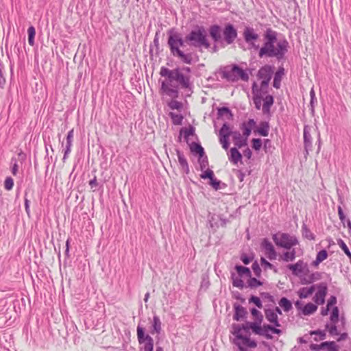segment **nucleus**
Here are the masks:
<instances>
[{"label": "nucleus", "instance_id": "nucleus-58", "mask_svg": "<svg viewBox=\"0 0 351 351\" xmlns=\"http://www.w3.org/2000/svg\"><path fill=\"white\" fill-rule=\"evenodd\" d=\"M316 257L317 258V261H324L328 258V252L326 250H322L317 252Z\"/></svg>", "mask_w": 351, "mask_h": 351}, {"label": "nucleus", "instance_id": "nucleus-10", "mask_svg": "<svg viewBox=\"0 0 351 351\" xmlns=\"http://www.w3.org/2000/svg\"><path fill=\"white\" fill-rule=\"evenodd\" d=\"M230 135L231 130L229 124L228 123H224L219 130V141L222 145L223 148L225 149H228L229 147V137Z\"/></svg>", "mask_w": 351, "mask_h": 351}, {"label": "nucleus", "instance_id": "nucleus-56", "mask_svg": "<svg viewBox=\"0 0 351 351\" xmlns=\"http://www.w3.org/2000/svg\"><path fill=\"white\" fill-rule=\"evenodd\" d=\"M159 34L160 30L157 31L155 34V36L153 41V45L156 48V55L159 54Z\"/></svg>", "mask_w": 351, "mask_h": 351}, {"label": "nucleus", "instance_id": "nucleus-17", "mask_svg": "<svg viewBox=\"0 0 351 351\" xmlns=\"http://www.w3.org/2000/svg\"><path fill=\"white\" fill-rule=\"evenodd\" d=\"M303 133L304 149L306 154L308 155L309 151L312 150V137L310 133V128L308 125H304Z\"/></svg>", "mask_w": 351, "mask_h": 351}, {"label": "nucleus", "instance_id": "nucleus-5", "mask_svg": "<svg viewBox=\"0 0 351 351\" xmlns=\"http://www.w3.org/2000/svg\"><path fill=\"white\" fill-rule=\"evenodd\" d=\"M272 239L277 246L289 250L293 246L299 244L298 239L295 236L285 232H279L274 234L272 235Z\"/></svg>", "mask_w": 351, "mask_h": 351}, {"label": "nucleus", "instance_id": "nucleus-2", "mask_svg": "<svg viewBox=\"0 0 351 351\" xmlns=\"http://www.w3.org/2000/svg\"><path fill=\"white\" fill-rule=\"evenodd\" d=\"M161 77H167L166 81L161 83V90L167 95L173 98L178 97L179 91L178 86L172 85L173 82H176L180 86L182 89H187L193 93V82L191 81L190 75H186L182 72L180 67L174 69H169L165 66H162L160 71Z\"/></svg>", "mask_w": 351, "mask_h": 351}, {"label": "nucleus", "instance_id": "nucleus-32", "mask_svg": "<svg viewBox=\"0 0 351 351\" xmlns=\"http://www.w3.org/2000/svg\"><path fill=\"white\" fill-rule=\"evenodd\" d=\"M233 71H235L237 80L241 78L243 81L247 82L249 80L248 74L237 64L233 65Z\"/></svg>", "mask_w": 351, "mask_h": 351}, {"label": "nucleus", "instance_id": "nucleus-50", "mask_svg": "<svg viewBox=\"0 0 351 351\" xmlns=\"http://www.w3.org/2000/svg\"><path fill=\"white\" fill-rule=\"evenodd\" d=\"M252 269L257 278H260L261 276V269L257 261H255L252 265Z\"/></svg>", "mask_w": 351, "mask_h": 351}, {"label": "nucleus", "instance_id": "nucleus-8", "mask_svg": "<svg viewBox=\"0 0 351 351\" xmlns=\"http://www.w3.org/2000/svg\"><path fill=\"white\" fill-rule=\"evenodd\" d=\"M243 36L245 42L248 45V49L259 50L261 46L255 43L259 36L253 27H245L243 32Z\"/></svg>", "mask_w": 351, "mask_h": 351}, {"label": "nucleus", "instance_id": "nucleus-30", "mask_svg": "<svg viewBox=\"0 0 351 351\" xmlns=\"http://www.w3.org/2000/svg\"><path fill=\"white\" fill-rule=\"evenodd\" d=\"M316 285H313L310 287H302L300 288L298 292L300 298H307L311 295L315 290Z\"/></svg>", "mask_w": 351, "mask_h": 351}, {"label": "nucleus", "instance_id": "nucleus-62", "mask_svg": "<svg viewBox=\"0 0 351 351\" xmlns=\"http://www.w3.org/2000/svg\"><path fill=\"white\" fill-rule=\"evenodd\" d=\"M338 215L341 222L343 223V226H345L347 219L343 213L342 208L340 206H338Z\"/></svg>", "mask_w": 351, "mask_h": 351}, {"label": "nucleus", "instance_id": "nucleus-59", "mask_svg": "<svg viewBox=\"0 0 351 351\" xmlns=\"http://www.w3.org/2000/svg\"><path fill=\"white\" fill-rule=\"evenodd\" d=\"M241 325L237 324H233L232 328L233 329L232 334L235 335L236 338L238 339V336L241 334L242 328Z\"/></svg>", "mask_w": 351, "mask_h": 351}, {"label": "nucleus", "instance_id": "nucleus-24", "mask_svg": "<svg viewBox=\"0 0 351 351\" xmlns=\"http://www.w3.org/2000/svg\"><path fill=\"white\" fill-rule=\"evenodd\" d=\"M176 154L178 156V162L184 172L186 174L189 173V167L188 162L184 155V154L179 149H176Z\"/></svg>", "mask_w": 351, "mask_h": 351}, {"label": "nucleus", "instance_id": "nucleus-41", "mask_svg": "<svg viewBox=\"0 0 351 351\" xmlns=\"http://www.w3.org/2000/svg\"><path fill=\"white\" fill-rule=\"evenodd\" d=\"M278 304L285 312H289L292 308L291 302L285 297H282Z\"/></svg>", "mask_w": 351, "mask_h": 351}, {"label": "nucleus", "instance_id": "nucleus-22", "mask_svg": "<svg viewBox=\"0 0 351 351\" xmlns=\"http://www.w3.org/2000/svg\"><path fill=\"white\" fill-rule=\"evenodd\" d=\"M253 101L255 108L260 110L261 107L262 94L259 93L256 84L254 82L252 85Z\"/></svg>", "mask_w": 351, "mask_h": 351}, {"label": "nucleus", "instance_id": "nucleus-11", "mask_svg": "<svg viewBox=\"0 0 351 351\" xmlns=\"http://www.w3.org/2000/svg\"><path fill=\"white\" fill-rule=\"evenodd\" d=\"M316 288L317 291L313 298L314 302L317 304H324L328 292V285L326 282H322L316 285Z\"/></svg>", "mask_w": 351, "mask_h": 351}, {"label": "nucleus", "instance_id": "nucleus-34", "mask_svg": "<svg viewBox=\"0 0 351 351\" xmlns=\"http://www.w3.org/2000/svg\"><path fill=\"white\" fill-rule=\"evenodd\" d=\"M296 257V251L294 248H291L290 251L283 252L280 258L285 262H290L295 260Z\"/></svg>", "mask_w": 351, "mask_h": 351}, {"label": "nucleus", "instance_id": "nucleus-53", "mask_svg": "<svg viewBox=\"0 0 351 351\" xmlns=\"http://www.w3.org/2000/svg\"><path fill=\"white\" fill-rule=\"evenodd\" d=\"M269 82H270V80H262V82L261 83L260 89H258L259 93H261V94L262 93L265 94L267 93V88H268Z\"/></svg>", "mask_w": 351, "mask_h": 351}, {"label": "nucleus", "instance_id": "nucleus-60", "mask_svg": "<svg viewBox=\"0 0 351 351\" xmlns=\"http://www.w3.org/2000/svg\"><path fill=\"white\" fill-rule=\"evenodd\" d=\"M14 186V180L11 177H7L4 182V187L6 190L10 191Z\"/></svg>", "mask_w": 351, "mask_h": 351}, {"label": "nucleus", "instance_id": "nucleus-48", "mask_svg": "<svg viewBox=\"0 0 351 351\" xmlns=\"http://www.w3.org/2000/svg\"><path fill=\"white\" fill-rule=\"evenodd\" d=\"M28 33V43L29 45L34 46V37L36 34V30L34 26H30L27 29Z\"/></svg>", "mask_w": 351, "mask_h": 351}, {"label": "nucleus", "instance_id": "nucleus-64", "mask_svg": "<svg viewBox=\"0 0 351 351\" xmlns=\"http://www.w3.org/2000/svg\"><path fill=\"white\" fill-rule=\"evenodd\" d=\"M261 265L263 267L265 270H266L267 269H269V268H273L274 267V265L270 263L269 261H267L263 257L261 258Z\"/></svg>", "mask_w": 351, "mask_h": 351}, {"label": "nucleus", "instance_id": "nucleus-27", "mask_svg": "<svg viewBox=\"0 0 351 351\" xmlns=\"http://www.w3.org/2000/svg\"><path fill=\"white\" fill-rule=\"evenodd\" d=\"M230 155L229 160L234 165H237L239 161L241 162L242 155L238 150L237 147H232L230 150Z\"/></svg>", "mask_w": 351, "mask_h": 351}, {"label": "nucleus", "instance_id": "nucleus-4", "mask_svg": "<svg viewBox=\"0 0 351 351\" xmlns=\"http://www.w3.org/2000/svg\"><path fill=\"white\" fill-rule=\"evenodd\" d=\"M186 40L189 41V46L195 48L204 47L208 49L210 46L207 39L206 32L202 26H197L196 29L191 30L186 35Z\"/></svg>", "mask_w": 351, "mask_h": 351}, {"label": "nucleus", "instance_id": "nucleus-12", "mask_svg": "<svg viewBox=\"0 0 351 351\" xmlns=\"http://www.w3.org/2000/svg\"><path fill=\"white\" fill-rule=\"evenodd\" d=\"M287 267L296 276H299L302 273L306 274L309 271L307 263H304L303 260H299L295 264H289Z\"/></svg>", "mask_w": 351, "mask_h": 351}, {"label": "nucleus", "instance_id": "nucleus-51", "mask_svg": "<svg viewBox=\"0 0 351 351\" xmlns=\"http://www.w3.org/2000/svg\"><path fill=\"white\" fill-rule=\"evenodd\" d=\"M249 303H253L257 306L258 308H261L263 307L262 302L261 299L255 295H251L249 298Z\"/></svg>", "mask_w": 351, "mask_h": 351}, {"label": "nucleus", "instance_id": "nucleus-31", "mask_svg": "<svg viewBox=\"0 0 351 351\" xmlns=\"http://www.w3.org/2000/svg\"><path fill=\"white\" fill-rule=\"evenodd\" d=\"M189 146L191 152L193 154H197L199 157H202L205 155L204 149L199 143L193 142L189 145Z\"/></svg>", "mask_w": 351, "mask_h": 351}, {"label": "nucleus", "instance_id": "nucleus-6", "mask_svg": "<svg viewBox=\"0 0 351 351\" xmlns=\"http://www.w3.org/2000/svg\"><path fill=\"white\" fill-rule=\"evenodd\" d=\"M234 269L237 271L238 276H236L235 274L232 273L231 278L232 280V285L242 289L245 287V284L242 278H250L252 272L250 268L240 265H236Z\"/></svg>", "mask_w": 351, "mask_h": 351}, {"label": "nucleus", "instance_id": "nucleus-37", "mask_svg": "<svg viewBox=\"0 0 351 351\" xmlns=\"http://www.w3.org/2000/svg\"><path fill=\"white\" fill-rule=\"evenodd\" d=\"M302 237L308 240L314 241L315 239V234L311 231L305 223L302 226Z\"/></svg>", "mask_w": 351, "mask_h": 351}, {"label": "nucleus", "instance_id": "nucleus-42", "mask_svg": "<svg viewBox=\"0 0 351 351\" xmlns=\"http://www.w3.org/2000/svg\"><path fill=\"white\" fill-rule=\"evenodd\" d=\"M336 324H337L331 323V324H330L327 323L325 325V330H327L330 336H331V337H334V336L339 335V332L337 330V326Z\"/></svg>", "mask_w": 351, "mask_h": 351}, {"label": "nucleus", "instance_id": "nucleus-3", "mask_svg": "<svg viewBox=\"0 0 351 351\" xmlns=\"http://www.w3.org/2000/svg\"><path fill=\"white\" fill-rule=\"evenodd\" d=\"M168 40L167 45L171 54L180 60L181 62L186 64H192L199 60L198 55L195 52L185 53L180 47L184 46V43L189 45L186 40V36L183 38L180 33L176 32L174 28H171L167 31Z\"/></svg>", "mask_w": 351, "mask_h": 351}, {"label": "nucleus", "instance_id": "nucleus-61", "mask_svg": "<svg viewBox=\"0 0 351 351\" xmlns=\"http://www.w3.org/2000/svg\"><path fill=\"white\" fill-rule=\"evenodd\" d=\"M263 100L264 103L263 106H269L270 108L272 106L274 102V97L271 95H267Z\"/></svg>", "mask_w": 351, "mask_h": 351}, {"label": "nucleus", "instance_id": "nucleus-15", "mask_svg": "<svg viewBox=\"0 0 351 351\" xmlns=\"http://www.w3.org/2000/svg\"><path fill=\"white\" fill-rule=\"evenodd\" d=\"M274 66L267 64L263 66L258 71L257 76L259 79L271 80L274 73Z\"/></svg>", "mask_w": 351, "mask_h": 351}, {"label": "nucleus", "instance_id": "nucleus-25", "mask_svg": "<svg viewBox=\"0 0 351 351\" xmlns=\"http://www.w3.org/2000/svg\"><path fill=\"white\" fill-rule=\"evenodd\" d=\"M161 322L158 315H154L152 326L150 328V333L152 335H159L162 330Z\"/></svg>", "mask_w": 351, "mask_h": 351}, {"label": "nucleus", "instance_id": "nucleus-14", "mask_svg": "<svg viewBox=\"0 0 351 351\" xmlns=\"http://www.w3.org/2000/svg\"><path fill=\"white\" fill-rule=\"evenodd\" d=\"M200 178L206 180L209 179V184L215 189L218 190L220 189L221 181L218 180L214 175L213 170L208 169L205 170L201 175Z\"/></svg>", "mask_w": 351, "mask_h": 351}, {"label": "nucleus", "instance_id": "nucleus-33", "mask_svg": "<svg viewBox=\"0 0 351 351\" xmlns=\"http://www.w3.org/2000/svg\"><path fill=\"white\" fill-rule=\"evenodd\" d=\"M322 278V273L319 271H315L312 273L309 276L308 278L306 280L305 278L302 279L301 282L303 285H308L311 284L314 282L315 281L319 280Z\"/></svg>", "mask_w": 351, "mask_h": 351}, {"label": "nucleus", "instance_id": "nucleus-1", "mask_svg": "<svg viewBox=\"0 0 351 351\" xmlns=\"http://www.w3.org/2000/svg\"><path fill=\"white\" fill-rule=\"evenodd\" d=\"M279 33L271 27H267L263 34V44L258 56L263 59H274L278 62H284L290 48L288 40L278 38Z\"/></svg>", "mask_w": 351, "mask_h": 351}, {"label": "nucleus", "instance_id": "nucleus-45", "mask_svg": "<svg viewBox=\"0 0 351 351\" xmlns=\"http://www.w3.org/2000/svg\"><path fill=\"white\" fill-rule=\"evenodd\" d=\"M183 132L184 134V138H185L186 143H189V141H188L189 136H193L195 134V128L191 125L189 126V128H183L180 130V136L182 134Z\"/></svg>", "mask_w": 351, "mask_h": 351}, {"label": "nucleus", "instance_id": "nucleus-40", "mask_svg": "<svg viewBox=\"0 0 351 351\" xmlns=\"http://www.w3.org/2000/svg\"><path fill=\"white\" fill-rule=\"evenodd\" d=\"M252 315L255 318L254 323H258V326H261V323L263 321V315L262 313L257 310L256 308H252L250 309Z\"/></svg>", "mask_w": 351, "mask_h": 351}, {"label": "nucleus", "instance_id": "nucleus-19", "mask_svg": "<svg viewBox=\"0 0 351 351\" xmlns=\"http://www.w3.org/2000/svg\"><path fill=\"white\" fill-rule=\"evenodd\" d=\"M209 34L215 43H222L221 28L218 25H213L209 28Z\"/></svg>", "mask_w": 351, "mask_h": 351}, {"label": "nucleus", "instance_id": "nucleus-35", "mask_svg": "<svg viewBox=\"0 0 351 351\" xmlns=\"http://www.w3.org/2000/svg\"><path fill=\"white\" fill-rule=\"evenodd\" d=\"M222 77L226 79L230 82H234L237 80V76L235 71H233V66L230 70H223L221 71Z\"/></svg>", "mask_w": 351, "mask_h": 351}, {"label": "nucleus", "instance_id": "nucleus-63", "mask_svg": "<svg viewBox=\"0 0 351 351\" xmlns=\"http://www.w3.org/2000/svg\"><path fill=\"white\" fill-rule=\"evenodd\" d=\"M71 146H72V141H66L64 154V156L62 158L63 161H64L66 159L68 154L71 152Z\"/></svg>", "mask_w": 351, "mask_h": 351}, {"label": "nucleus", "instance_id": "nucleus-16", "mask_svg": "<svg viewBox=\"0 0 351 351\" xmlns=\"http://www.w3.org/2000/svg\"><path fill=\"white\" fill-rule=\"evenodd\" d=\"M233 308L234 311V313L233 315L234 320L239 322L246 318L247 311L245 308L238 303H234L233 304Z\"/></svg>", "mask_w": 351, "mask_h": 351}, {"label": "nucleus", "instance_id": "nucleus-9", "mask_svg": "<svg viewBox=\"0 0 351 351\" xmlns=\"http://www.w3.org/2000/svg\"><path fill=\"white\" fill-rule=\"evenodd\" d=\"M223 40L227 45H230L234 43L237 37V30L234 26L231 23H227L223 30Z\"/></svg>", "mask_w": 351, "mask_h": 351}, {"label": "nucleus", "instance_id": "nucleus-21", "mask_svg": "<svg viewBox=\"0 0 351 351\" xmlns=\"http://www.w3.org/2000/svg\"><path fill=\"white\" fill-rule=\"evenodd\" d=\"M241 328L245 332H249L250 329H251L254 334L261 336L262 327L258 326V323L247 322L245 324H242Z\"/></svg>", "mask_w": 351, "mask_h": 351}, {"label": "nucleus", "instance_id": "nucleus-36", "mask_svg": "<svg viewBox=\"0 0 351 351\" xmlns=\"http://www.w3.org/2000/svg\"><path fill=\"white\" fill-rule=\"evenodd\" d=\"M238 339L242 340L243 344L249 348H254L257 346V343L254 340H252L249 337L239 335Z\"/></svg>", "mask_w": 351, "mask_h": 351}, {"label": "nucleus", "instance_id": "nucleus-47", "mask_svg": "<svg viewBox=\"0 0 351 351\" xmlns=\"http://www.w3.org/2000/svg\"><path fill=\"white\" fill-rule=\"evenodd\" d=\"M337 243L341 250L344 252V253L349 257L351 263V252L346 243L342 239H339L337 240Z\"/></svg>", "mask_w": 351, "mask_h": 351}, {"label": "nucleus", "instance_id": "nucleus-54", "mask_svg": "<svg viewBox=\"0 0 351 351\" xmlns=\"http://www.w3.org/2000/svg\"><path fill=\"white\" fill-rule=\"evenodd\" d=\"M252 146L255 151H259L262 146V141L261 138H253L252 140Z\"/></svg>", "mask_w": 351, "mask_h": 351}, {"label": "nucleus", "instance_id": "nucleus-49", "mask_svg": "<svg viewBox=\"0 0 351 351\" xmlns=\"http://www.w3.org/2000/svg\"><path fill=\"white\" fill-rule=\"evenodd\" d=\"M198 163L199 164L200 170L202 171H205L204 170L208 166V157L206 155L204 156L198 158Z\"/></svg>", "mask_w": 351, "mask_h": 351}, {"label": "nucleus", "instance_id": "nucleus-7", "mask_svg": "<svg viewBox=\"0 0 351 351\" xmlns=\"http://www.w3.org/2000/svg\"><path fill=\"white\" fill-rule=\"evenodd\" d=\"M137 339L139 344H143L144 351L154 350V339L145 332V328L138 324L136 328Z\"/></svg>", "mask_w": 351, "mask_h": 351}, {"label": "nucleus", "instance_id": "nucleus-46", "mask_svg": "<svg viewBox=\"0 0 351 351\" xmlns=\"http://www.w3.org/2000/svg\"><path fill=\"white\" fill-rule=\"evenodd\" d=\"M330 345V341H324L320 344L311 343L309 346L311 350L317 351L319 350H324L328 348Z\"/></svg>", "mask_w": 351, "mask_h": 351}, {"label": "nucleus", "instance_id": "nucleus-39", "mask_svg": "<svg viewBox=\"0 0 351 351\" xmlns=\"http://www.w3.org/2000/svg\"><path fill=\"white\" fill-rule=\"evenodd\" d=\"M317 309V306L313 303L306 304L302 308V313L304 315H308L315 313Z\"/></svg>", "mask_w": 351, "mask_h": 351}, {"label": "nucleus", "instance_id": "nucleus-57", "mask_svg": "<svg viewBox=\"0 0 351 351\" xmlns=\"http://www.w3.org/2000/svg\"><path fill=\"white\" fill-rule=\"evenodd\" d=\"M169 106L172 110H180L182 108V104L177 100H172L169 103Z\"/></svg>", "mask_w": 351, "mask_h": 351}, {"label": "nucleus", "instance_id": "nucleus-26", "mask_svg": "<svg viewBox=\"0 0 351 351\" xmlns=\"http://www.w3.org/2000/svg\"><path fill=\"white\" fill-rule=\"evenodd\" d=\"M269 123L268 121H261L258 127L254 130V133H258L262 136H267L269 131Z\"/></svg>", "mask_w": 351, "mask_h": 351}, {"label": "nucleus", "instance_id": "nucleus-18", "mask_svg": "<svg viewBox=\"0 0 351 351\" xmlns=\"http://www.w3.org/2000/svg\"><path fill=\"white\" fill-rule=\"evenodd\" d=\"M277 327L278 326H274V325L272 326L270 324H264L262 327L261 336L265 337L267 339H271L273 337L268 332L269 331L274 334L280 335L282 333V330L277 328Z\"/></svg>", "mask_w": 351, "mask_h": 351}, {"label": "nucleus", "instance_id": "nucleus-23", "mask_svg": "<svg viewBox=\"0 0 351 351\" xmlns=\"http://www.w3.org/2000/svg\"><path fill=\"white\" fill-rule=\"evenodd\" d=\"M265 315L266 319L269 322L274 325V326H280V324L278 321V315L272 309L267 308L265 309Z\"/></svg>", "mask_w": 351, "mask_h": 351}, {"label": "nucleus", "instance_id": "nucleus-13", "mask_svg": "<svg viewBox=\"0 0 351 351\" xmlns=\"http://www.w3.org/2000/svg\"><path fill=\"white\" fill-rule=\"evenodd\" d=\"M261 246L265 250V254L269 260L272 261L276 258V251L273 244L267 239L265 238L262 241Z\"/></svg>", "mask_w": 351, "mask_h": 351}, {"label": "nucleus", "instance_id": "nucleus-28", "mask_svg": "<svg viewBox=\"0 0 351 351\" xmlns=\"http://www.w3.org/2000/svg\"><path fill=\"white\" fill-rule=\"evenodd\" d=\"M285 74V69L282 66L278 67L277 71L275 73L273 86L276 88H279L280 87V83L282 80V77Z\"/></svg>", "mask_w": 351, "mask_h": 351}, {"label": "nucleus", "instance_id": "nucleus-29", "mask_svg": "<svg viewBox=\"0 0 351 351\" xmlns=\"http://www.w3.org/2000/svg\"><path fill=\"white\" fill-rule=\"evenodd\" d=\"M223 116L226 117L227 120L233 119V114L228 107H221L217 108V119H220Z\"/></svg>", "mask_w": 351, "mask_h": 351}, {"label": "nucleus", "instance_id": "nucleus-43", "mask_svg": "<svg viewBox=\"0 0 351 351\" xmlns=\"http://www.w3.org/2000/svg\"><path fill=\"white\" fill-rule=\"evenodd\" d=\"M169 115L171 119L173 125H179L182 124L184 117L181 114H176L175 112H170Z\"/></svg>", "mask_w": 351, "mask_h": 351}, {"label": "nucleus", "instance_id": "nucleus-52", "mask_svg": "<svg viewBox=\"0 0 351 351\" xmlns=\"http://www.w3.org/2000/svg\"><path fill=\"white\" fill-rule=\"evenodd\" d=\"M241 129L243 130V135L246 137V139H247V137L252 132V128L250 127H247L246 123L243 122L241 125Z\"/></svg>", "mask_w": 351, "mask_h": 351}, {"label": "nucleus", "instance_id": "nucleus-44", "mask_svg": "<svg viewBox=\"0 0 351 351\" xmlns=\"http://www.w3.org/2000/svg\"><path fill=\"white\" fill-rule=\"evenodd\" d=\"M339 319V309L337 306H333L330 316L332 324H337Z\"/></svg>", "mask_w": 351, "mask_h": 351}, {"label": "nucleus", "instance_id": "nucleus-55", "mask_svg": "<svg viewBox=\"0 0 351 351\" xmlns=\"http://www.w3.org/2000/svg\"><path fill=\"white\" fill-rule=\"evenodd\" d=\"M240 259L245 265H248L254 259V256H248L247 254L243 253L241 254Z\"/></svg>", "mask_w": 351, "mask_h": 351}, {"label": "nucleus", "instance_id": "nucleus-20", "mask_svg": "<svg viewBox=\"0 0 351 351\" xmlns=\"http://www.w3.org/2000/svg\"><path fill=\"white\" fill-rule=\"evenodd\" d=\"M233 138L234 144L238 148H241L243 146L247 145L246 137L242 136L239 131H231V135Z\"/></svg>", "mask_w": 351, "mask_h": 351}, {"label": "nucleus", "instance_id": "nucleus-38", "mask_svg": "<svg viewBox=\"0 0 351 351\" xmlns=\"http://www.w3.org/2000/svg\"><path fill=\"white\" fill-rule=\"evenodd\" d=\"M263 285V282L254 277H250L247 281V285H245V287H249L250 289H255L259 286Z\"/></svg>", "mask_w": 351, "mask_h": 351}]
</instances>
